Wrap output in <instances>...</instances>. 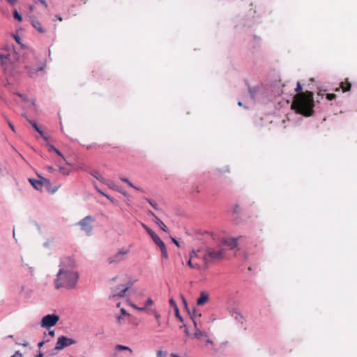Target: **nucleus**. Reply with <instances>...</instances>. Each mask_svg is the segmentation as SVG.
<instances>
[{"instance_id": "1", "label": "nucleus", "mask_w": 357, "mask_h": 357, "mask_svg": "<svg viewBox=\"0 0 357 357\" xmlns=\"http://www.w3.org/2000/svg\"><path fill=\"white\" fill-rule=\"evenodd\" d=\"M75 261L70 257H65L62 259L60 269L54 281L56 289L66 288L73 289L75 287L79 275L74 271Z\"/></svg>"}, {"instance_id": "2", "label": "nucleus", "mask_w": 357, "mask_h": 357, "mask_svg": "<svg viewBox=\"0 0 357 357\" xmlns=\"http://www.w3.org/2000/svg\"><path fill=\"white\" fill-rule=\"evenodd\" d=\"M301 91L302 86L300 82H298L295 89V91L298 93L294 98L291 108L295 109L298 114L305 116H310L314 114V94L309 91L305 92H301Z\"/></svg>"}, {"instance_id": "3", "label": "nucleus", "mask_w": 357, "mask_h": 357, "mask_svg": "<svg viewBox=\"0 0 357 357\" xmlns=\"http://www.w3.org/2000/svg\"><path fill=\"white\" fill-rule=\"evenodd\" d=\"M226 250L221 245L216 248L207 247L203 260L205 264V269L208 268V264L211 260H222L225 257Z\"/></svg>"}, {"instance_id": "4", "label": "nucleus", "mask_w": 357, "mask_h": 357, "mask_svg": "<svg viewBox=\"0 0 357 357\" xmlns=\"http://www.w3.org/2000/svg\"><path fill=\"white\" fill-rule=\"evenodd\" d=\"M36 56L31 54L30 58L25 62V68L30 77L34 76L38 71L43 70L45 68V65L43 63L36 66Z\"/></svg>"}, {"instance_id": "5", "label": "nucleus", "mask_w": 357, "mask_h": 357, "mask_svg": "<svg viewBox=\"0 0 357 357\" xmlns=\"http://www.w3.org/2000/svg\"><path fill=\"white\" fill-rule=\"evenodd\" d=\"M132 284L130 282L126 284H121L119 286L112 288V298H122L125 296L126 292L132 287Z\"/></svg>"}, {"instance_id": "6", "label": "nucleus", "mask_w": 357, "mask_h": 357, "mask_svg": "<svg viewBox=\"0 0 357 357\" xmlns=\"http://www.w3.org/2000/svg\"><path fill=\"white\" fill-rule=\"evenodd\" d=\"M59 320V316L56 314H47L43 317L40 326L43 328H50L55 326Z\"/></svg>"}, {"instance_id": "7", "label": "nucleus", "mask_w": 357, "mask_h": 357, "mask_svg": "<svg viewBox=\"0 0 357 357\" xmlns=\"http://www.w3.org/2000/svg\"><path fill=\"white\" fill-rule=\"evenodd\" d=\"M94 222L93 217L88 215L81 220L78 225L80 226L81 229L84 231L86 234L90 235L92 231V223Z\"/></svg>"}, {"instance_id": "8", "label": "nucleus", "mask_w": 357, "mask_h": 357, "mask_svg": "<svg viewBox=\"0 0 357 357\" xmlns=\"http://www.w3.org/2000/svg\"><path fill=\"white\" fill-rule=\"evenodd\" d=\"M129 252L128 249L121 248L119 250L117 253L109 257L107 259V262L109 264H118L122 261L124 259V256Z\"/></svg>"}, {"instance_id": "9", "label": "nucleus", "mask_w": 357, "mask_h": 357, "mask_svg": "<svg viewBox=\"0 0 357 357\" xmlns=\"http://www.w3.org/2000/svg\"><path fill=\"white\" fill-rule=\"evenodd\" d=\"M75 343L76 341L71 338L65 336H61L58 338L54 349L55 350L60 351L64 349L65 347L74 344Z\"/></svg>"}, {"instance_id": "10", "label": "nucleus", "mask_w": 357, "mask_h": 357, "mask_svg": "<svg viewBox=\"0 0 357 357\" xmlns=\"http://www.w3.org/2000/svg\"><path fill=\"white\" fill-rule=\"evenodd\" d=\"M151 237L153 242L160 248L162 256L165 259H167L168 252L164 242L160 238V237L155 233H153V234H152Z\"/></svg>"}, {"instance_id": "11", "label": "nucleus", "mask_w": 357, "mask_h": 357, "mask_svg": "<svg viewBox=\"0 0 357 357\" xmlns=\"http://www.w3.org/2000/svg\"><path fill=\"white\" fill-rule=\"evenodd\" d=\"M148 215L153 217L154 222L158 225L162 231L165 232L168 231L167 226L152 211H149Z\"/></svg>"}, {"instance_id": "12", "label": "nucleus", "mask_w": 357, "mask_h": 357, "mask_svg": "<svg viewBox=\"0 0 357 357\" xmlns=\"http://www.w3.org/2000/svg\"><path fill=\"white\" fill-rule=\"evenodd\" d=\"M45 183H47L48 180L43 178ZM29 183L31 184V185L36 190H41L42 187L43 185V181L34 179V178H29Z\"/></svg>"}, {"instance_id": "13", "label": "nucleus", "mask_w": 357, "mask_h": 357, "mask_svg": "<svg viewBox=\"0 0 357 357\" xmlns=\"http://www.w3.org/2000/svg\"><path fill=\"white\" fill-rule=\"evenodd\" d=\"M209 300L208 294L205 291L200 293L199 297L197 298V304L198 305H203L206 303Z\"/></svg>"}, {"instance_id": "14", "label": "nucleus", "mask_w": 357, "mask_h": 357, "mask_svg": "<svg viewBox=\"0 0 357 357\" xmlns=\"http://www.w3.org/2000/svg\"><path fill=\"white\" fill-rule=\"evenodd\" d=\"M31 24L39 33H43L45 32L41 23L36 17L31 18Z\"/></svg>"}, {"instance_id": "15", "label": "nucleus", "mask_w": 357, "mask_h": 357, "mask_svg": "<svg viewBox=\"0 0 357 357\" xmlns=\"http://www.w3.org/2000/svg\"><path fill=\"white\" fill-rule=\"evenodd\" d=\"M153 303V300L151 298H149L147 301H146V303H145V305L144 306H142V307H137L135 304H133V303L130 304V305L133 308L136 309L137 310L140 311V312H143L145 310H146V308L152 305Z\"/></svg>"}, {"instance_id": "16", "label": "nucleus", "mask_w": 357, "mask_h": 357, "mask_svg": "<svg viewBox=\"0 0 357 357\" xmlns=\"http://www.w3.org/2000/svg\"><path fill=\"white\" fill-rule=\"evenodd\" d=\"M223 243L225 245L230 247L231 249L236 248L238 245L237 239L234 238L225 239Z\"/></svg>"}, {"instance_id": "17", "label": "nucleus", "mask_w": 357, "mask_h": 357, "mask_svg": "<svg viewBox=\"0 0 357 357\" xmlns=\"http://www.w3.org/2000/svg\"><path fill=\"white\" fill-rule=\"evenodd\" d=\"M351 87V84L348 81V79H345L344 82H342L340 84V88L343 92H347L350 91Z\"/></svg>"}, {"instance_id": "18", "label": "nucleus", "mask_w": 357, "mask_h": 357, "mask_svg": "<svg viewBox=\"0 0 357 357\" xmlns=\"http://www.w3.org/2000/svg\"><path fill=\"white\" fill-rule=\"evenodd\" d=\"M191 318L193 321L195 328H197V325L198 324V319L201 317V314H197L195 310H193L192 314H190Z\"/></svg>"}, {"instance_id": "19", "label": "nucleus", "mask_w": 357, "mask_h": 357, "mask_svg": "<svg viewBox=\"0 0 357 357\" xmlns=\"http://www.w3.org/2000/svg\"><path fill=\"white\" fill-rule=\"evenodd\" d=\"M47 149H48L49 151H54V152H55L59 156L61 157V158L63 160H66V159L63 157V155H62V153L57 149H56L54 146H52L51 144H48L47 145Z\"/></svg>"}, {"instance_id": "20", "label": "nucleus", "mask_w": 357, "mask_h": 357, "mask_svg": "<svg viewBox=\"0 0 357 357\" xmlns=\"http://www.w3.org/2000/svg\"><path fill=\"white\" fill-rule=\"evenodd\" d=\"M188 266L191 268H195V269H199L200 268V265L198 264L197 263H194L193 262V255H190V259L188 262Z\"/></svg>"}, {"instance_id": "21", "label": "nucleus", "mask_w": 357, "mask_h": 357, "mask_svg": "<svg viewBox=\"0 0 357 357\" xmlns=\"http://www.w3.org/2000/svg\"><path fill=\"white\" fill-rule=\"evenodd\" d=\"M29 123L33 126V128L42 136L44 137V133L43 130L38 126L37 123L31 120H29Z\"/></svg>"}, {"instance_id": "22", "label": "nucleus", "mask_w": 357, "mask_h": 357, "mask_svg": "<svg viewBox=\"0 0 357 357\" xmlns=\"http://www.w3.org/2000/svg\"><path fill=\"white\" fill-rule=\"evenodd\" d=\"M196 331L195 333V337L197 339H200L202 336H206V334L198 328V324L197 325Z\"/></svg>"}, {"instance_id": "23", "label": "nucleus", "mask_w": 357, "mask_h": 357, "mask_svg": "<svg viewBox=\"0 0 357 357\" xmlns=\"http://www.w3.org/2000/svg\"><path fill=\"white\" fill-rule=\"evenodd\" d=\"M13 17L15 20H17L18 22L22 21V17L21 16V15L18 13V11L16 9H15L13 10Z\"/></svg>"}, {"instance_id": "24", "label": "nucleus", "mask_w": 357, "mask_h": 357, "mask_svg": "<svg viewBox=\"0 0 357 357\" xmlns=\"http://www.w3.org/2000/svg\"><path fill=\"white\" fill-rule=\"evenodd\" d=\"M93 175L95 178H96L98 181H101L102 183H106V179L99 173L96 172Z\"/></svg>"}, {"instance_id": "25", "label": "nucleus", "mask_w": 357, "mask_h": 357, "mask_svg": "<svg viewBox=\"0 0 357 357\" xmlns=\"http://www.w3.org/2000/svg\"><path fill=\"white\" fill-rule=\"evenodd\" d=\"M116 349L117 350H126V351H129L130 353L132 352V349L130 347H126V346H123V345H121V344L116 345Z\"/></svg>"}, {"instance_id": "26", "label": "nucleus", "mask_w": 357, "mask_h": 357, "mask_svg": "<svg viewBox=\"0 0 357 357\" xmlns=\"http://www.w3.org/2000/svg\"><path fill=\"white\" fill-rule=\"evenodd\" d=\"M169 304L171 306H172L174 307V311H178V307H177L176 303L175 302V301L173 298H171L169 300Z\"/></svg>"}, {"instance_id": "27", "label": "nucleus", "mask_w": 357, "mask_h": 357, "mask_svg": "<svg viewBox=\"0 0 357 357\" xmlns=\"http://www.w3.org/2000/svg\"><path fill=\"white\" fill-rule=\"evenodd\" d=\"M5 1H6V2L10 5V6H13H13H15L17 4L18 1H19V0H5Z\"/></svg>"}, {"instance_id": "28", "label": "nucleus", "mask_w": 357, "mask_h": 357, "mask_svg": "<svg viewBox=\"0 0 357 357\" xmlns=\"http://www.w3.org/2000/svg\"><path fill=\"white\" fill-rule=\"evenodd\" d=\"M142 227L144 228V229L148 232V234L150 235V236L155 233L152 229H151L149 227H147L146 225L142 224Z\"/></svg>"}, {"instance_id": "29", "label": "nucleus", "mask_w": 357, "mask_h": 357, "mask_svg": "<svg viewBox=\"0 0 357 357\" xmlns=\"http://www.w3.org/2000/svg\"><path fill=\"white\" fill-rule=\"evenodd\" d=\"M326 98L328 100H333L334 99L336 98V95L334 94V93H328L326 95Z\"/></svg>"}, {"instance_id": "30", "label": "nucleus", "mask_w": 357, "mask_h": 357, "mask_svg": "<svg viewBox=\"0 0 357 357\" xmlns=\"http://www.w3.org/2000/svg\"><path fill=\"white\" fill-rule=\"evenodd\" d=\"M157 357H165L166 352L162 351V350H158L156 353Z\"/></svg>"}, {"instance_id": "31", "label": "nucleus", "mask_w": 357, "mask_h": 357, "mask_svg": "<svg viewBox=\"0 0 357 357\" xmlns=\"http://www.w3.org/2000/svg\"><path fill=\"white\" fill-rule=\"evenodd\" d=\"M33 2L35 3H37L38 2H40L42 5H43L45 8H47V3L45 1V0H33Z\"/></svg>"}, {"instance_id": "32", "label": "nucleus", "mask_w": 357, "mask_h": 357, "mask_svg": "<svg viewBox=\"0 0 357 357\" xmlns=\"http://www.w3.org/2000/svg\"><path fill=\"white\" fill-rule=\"evenodd\" d=\"M146 200L155 209H158V204L155 202L149 199H147Z\"/></svg>"}, {"instance_id": "33", "label": "nucleus", "mask_w": 357, "mask_h": 357, "mask_svg": "<svg viewBox=\"0 0 357 357\" xmlns=\"http://www.w3.org/2000/svg\"><path fill=\"white\" fill-rule=\"evenodd\" d=\"M153 315L155 317L157 321H158L160 319V314L158 312H157V311L153 310Z\"/></svg>"}, {"instance_id": "34", "label": "nucleus", "mask_w": 357, "mask_h": 357, "mask_svg": "<svg viewBox=\"0 0 357 357\" xmlns=\"http://www.w3.org/2000/svg\"><path fill=\"white\" fill-rule=\"evenodd\" d=\"M175 314H176V317L181 321L183 322V319L182 318V317L179 314V310H178V311H175Z\"/></svg>"}, {"instance_id": "35", "label": "nucleus", "mask_w": 357, "mask_h": 357, "mask_svg": "<svg viewBox=\"0 0 357 357\" xmlns=\"http://www.w3.org/2000/svg\"><path fill=\"white\" fill-rule=\"evenodd\" d=\"M233 211H234V212L235 213H240V211H241V210H240V207H239V206L236 205V206L234 207V210H233Z\"/></svg>"}, {"instance_id": "36", "label": "nucleus", "mask_w": 357, "mask_h": 357, "mask_svg": "<svg viewBox=\"0 0 357 357\" xmlns=\"http://www.w3.org/2000/svg\"><path fill=\"white\" fill-rule=\"evenodd\" d=\"M14 38L18 44H21V38L18 35H15Z\"/></svg>"}, {"instance_id": "37", "label": "nucleus", "mask_w": 357, "mask_h": 357, "mask_svg": "<svg viewBox=\"0 0 357 357\" xmlns=\"http://www.w3.org/2000/svg\"><path fill=\"white\" fill-rule=\"evenodd\" d=\"M59 171L63 174H68V171L63 168V167H59Z\"/></svg>"}, {"instance_id": "38", "label": "nucleus", "mask_w": 357, "mask_h": 357, "mask_svg": "<svg viewBox=\"0 0 357 357\" xmlns=\"http://www.w3.org/2000/svg\"><path fill=\"white\" fill-rule=\"evenodd\" d=\"M128 185L131 187V188H133L134 189H136L137 190H141L139 188L135 186L130 181H129V183H128Z\"/></svg>"}, {"instance_id": "39", "label": "nucleus", "mask_w": 357, "mask_h": 357, "mask_svg": "<svg viewBox=\"0 0 357 357\" xmlns=\"http://www.w3.org/2000/svg\"><path fill=\"white\" fill-rule=\"evenodd\" d=\"M121 312L124 316L129 315L128 313H127L126 310L124 308L121 309Z\"/></svg>"}, {"instance_id": "40", "label": "nucleus", "mask_w": 357, "mask_h": 357, "mask_svg": "<svg viewBox=\"0 0 357 357\" xmlns=\"http://www.w3.org/2000/svg\"><path fill=\"white\" fill-rule=\"evenodd\" d=\"M99 192H100L102 195H104L105 197H107L108 199H109V200L112 201V198H111L109 195H107V194L104 193L103 192H102V191H100V190H99Z\"/></svg>"}, {"instance_id": "41", "label": "nucleus", "mask_w": 357, "mask_h": 357, "mask_svg": "<svg viewBox=\"0 0 357 357\" xmlns=\"http://www.w3.org/2000/svg\"><path fill=\"white\" fill-rule=\"evenodd\" d=\"M99 192H100L102 195H104L105 197H107L108 199H109V200L112 201V198H111L109 195H107V194L104 193L103 192H102V191H100V190H99Z\"/></svg>"}, {"instance_id": "42", "label": "nucleus", "mask_w": 357, "mask_h": 357, "mask_svg": "<svg viewBox=\"0 0 357 357\" xmlns=\"http://www.w3.org/2000/svg\"><path fill=\"white\" fill-rule=\"evenodd\" d=\"M190 255H193V261L197 257V252L195 250H192V252L190 253Z\"/></svg>"}, {"instance_id": "43", "label": "nucleus", "mask_w": 357, "mask_h": 357, "mask_svg": "<svg viewBox=\"0 0 357 357\" xmlns=\"http://www.w3.org/2000/svg\"><path fill=\"white\" fill-rule=\"evenodd\" d=\"M47 169L50 172H52L54 170V169L52 166H48Z\"/></svg>"}, {"instance_id": "44", "label": "nucleus", "mask_w": 357, "mask_h": 357, "mask_svg": "<svg viewBox=\"0 0 357 357\" xmlns=\"http://www.w3.org/2000/svg\"><path fill=\"white\" fill-rule=\"evenodd\" d=\"M121 180L123 181V182H125L126 183H129V180L128 178H121Z\"/></svg>"}, {"instance_id": "45", "label": "nucleus", "mask_w": 357, "mask_h": 357, "mask_svg": "<svg viewBox=\"0 0 357 357\" xmlns=\"http://www.w3.org/2000/svg\"><path fill=\"white\" fill-rule=\"evenodd\" d=\"M49 335H51L52 337H54V335H55V332H54V331H50L49 332Z\"/></svg>"}, {"instance_id": "46", "label": "nucleus", "mask_w": 357, "mask_h": 357, "mask_svg": "<svg viewBox=\"0 0 357 357\" xmlns=\"http://www.w3.org/2000/svg\"><path fill=\"white\" fill-rule=\"evenodd\" d=\"M44 343H45V342H44V341H42V342H39V343L38 344V347H39V348L42 347H43V345L44 344Z\"/></svg>"}, {"instance_id": "47", "label": "nucleus", "mask_w": 357, "mask_h": 357, "mask_svg": "<svg viewBox=\"0 0 357 357\" xmlns=\"http://www.w3.org/2000/svg\"><path fill=\"white\" fill-rule=\"evenodd\" d=\"M8 124H9L10 128L13 131H15L14 126H13L11 123H10V122L8 123Z\"/></svg>"}, {"instance_id": "48", "label": "nucleus", "mask_w": 357, "mask_h": 357, "mask_svg": "<svg viewBox=\"0 0 357 357\" xmlns=\"http://www.w3.org/2000/svg\"><path fill=\"white\" fill-rule=\"evenodd\" d=\"M19 355L20 357H22V354H19V352H16L15 354L13 355L11 357H17V356Z\"/></svg>"}, {"instance_id": "49", "label": "nucleus", "mask_w": 357, "mask_h": 357, "mask_svg": "<svg viewBox=\"0 0 357 357\" xmlns=\"http://www.w3.org/2000/svg\"><path fill=\"white\" fill-rule=\"evenodd\" d=\"M172 241L177 246H179V243L176 239L173 238Z\"/></svg>"}, {"instance_id": "50", "label": "nucleus", "mask_w": 357, "mask_h": 357, "mask_svg": "<svg viewBox=\"0 0 357 357\" xmlns=\"http://www.w3.org/2000/svg\"><path fill=\"white\" fill-rule=\"evenodd\" d=\"M56 17L59 20V21H62L63 19L61 17L59 16V15H56Z\"/></svg>"}, {"instance_id": "51", "label": "nucleus", "mask_w": 357, "mask_h": 357, "mask_svg": "<svg viewBox=\"0 0 357 357\" xmlns=\"http://www.w3.org/2000/svg\"><path fill=\"white\" fill-rule=\"evenodd\" d=\"M110 188L112 187V182L106 181V183Z\"/></svg>"}, {"instance_id": "52", "label": "nucleus", "mask_w": 357, "mask_h": 357, "mask_svg": "<svg viewBox=\"0 0 357 357\" xmlns=\"http://www.w3.org/2000/svg\"><path fill=\"white\" fill-rule=\"evenodd\" d=\"M121 320H122V317H118V321L119 324H121Z\"/></svg>"}, {"instance_id": "53", "label": "nucleus", "mask_w": 357, "mask_h": 357, "mask_svg": "<svg viewBox=\"0 0 357 357\" xmlns=\"http://www.w3.org/2000/svg\"><path fill=\"white\" fill-rule=\"evenodd\" d=\"M318 95H319V96H324V93H321V91H319L318 92Z\"/></svg>"}, {"instance_id": "54", "label": "nucleus", "mask_w": 357, "mask_h": 357, "mask_svg": "<svg viewBox=\"0 0 357 357\" xmlns=\"http://www.w3.org/2000/svg\"><path fill=\"white\" fill-rule=\"evenodd\" d=\"M43 354H42V353H40L39 354H38V355L36 356V357H43Z\"/></svg>"}, {"instance_id": "55", "label": "nucleus", "mask_w": 357, "mask_h": 357, "mask_svg": "<svg viewBox=\"0 0 357 357\" xmlns=\"http://www.w3.org/2000/svg\"><path fill=\"white\" fill-rule=\"evenodd\" d=\"M157 322H158V326H160L161 325V322H160V319L158 321H157Z\"/></svg>"}, {"instance_id": "56", "label": "nucleus", "mask_w": 357, "mask_h": 357, "mask_svg": "<svg viewBox=\"0 0 357 357\" xmlns=\"http://www.w3.org/2000/svg\"><path fill=\"white\" fill-rule=\"evenodd\" d=\"M238 106H242V102H238Z\"/></svg>"}, {"instance_id": "57", "label": "nucleus", "mask_w": 357, "mask_h": 357, "mask_svg": "<svg viewBox=\"0 0 357 357\" xmlns=\"http://www.w3.org/2000/svg\"><path fill=\"white\" fill-rule=\"evenodd\" d=\"M182 298H183V302L185 303V300L184 296H182Z\"/></svg>"}, {"instance_id": "58", "label": "nucleus", "mask_w": 357, "mask_h": 357, "mask_svg": "<svg viewBox=\"0 0 357 357\" xmlns=\"http://www.w3.org/2000/svg\"><path fill=\"white\" fill-rule=\"evenodd\" d=\"M340 91V88H337V89H335V91Z\"/></svg>"}, {"instance_id": "59", "label": "nucleus", "mask_w": 357, "mask_h": 357, "mask_svg": "<svg viewBox=\"0 0 357 357\" xmlns=\"http://www.w3.org/2000/svg\"><path fill=\"white\" fill-rule=\"evenodd\" d=\"M3 59V56L0 54V59Z\"/></svg>"}, {"instance_id": "60", "label": "nucleus", "mask_w": 357, "mask_h": 357, "mask_svg": "<svg viewBox=\"0 0 357 357\" xmlns=\"http://www.w3.org/2000/svg\"><path fill=\"white\" fill-rule=\"evenodd\" d=\"M185 333H186V334H188V330H185Z\"/></svg>"}]
</instances>
